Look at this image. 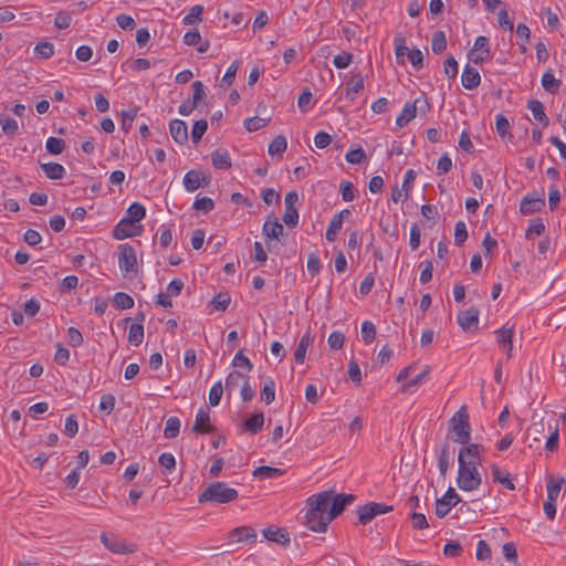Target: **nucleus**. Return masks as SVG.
<instances>
[{
	"label": "nucleus",
	"instance_id": "f257e3e1",
	"mask_svg": "<svg viewBox=\"0 0 566 566\" xmlns=\"http://www.w3.org/2000/svg\"><path fill=\"white\" fill-rule=\"evenodd\" d=\"M332 496L333 490H326L306 500L305 525L312 532H326L328 524L332 522L327 521Z\"/></svg>",
	"mask_w": 566,
	"mask_h": 566
},
{
	"label": "nucleus",
	"instance_id": "f03ea898",
	"mask_svg": "<svg viewBox=\"0 0 566 566\" xmlns=\"http://www.w3.org/2000/svg\"><path fill=\"white\" fill-rule=\"evenodd\" d=\"M238 491L228 486L224 482L210 483L202 493H200L199 503L212 502L216 504H227L238 499Z\"/></svg>",
	"mask_w": 566,
	"mask_h": 566
},
{
	"label": "nucleus",
	"instance_id": "7ed1b4c3",
	"mask_svg": "<svg viewBox=\"0 0 566 566\" xmlns=\"http://www.w3.org/2000/svg\"><path fill=\"white\" fill-rule=\"evenodd\" d=\"M451 439L461 444H468L471 439V426L467 407L462 406L451 418Z\"/></svg>",
	"mask_w": 566,
	"mask_h": 566
},
{
	"label": "nucleus",
	"instance_id": "20e7f679",
	"mask_svg": "<svg viewBox=\"0 0 566 566\" xmlns=\"http://www.w3.org/2000/svg\"><path fill=\"white\" fill-rule=\"evenodd\" d=\"M481 474L474 463L459 462L457 484L462 491H474L481 485Z\"/></svg>",
	"mask_w": 566,
	"mask_h": 566
},
{
	"label": "nucleus",
	"instance_id": "39448f33",
	"mask_svg": "<svg viewBox=\"0 0 566 566\" xmlns=\"http://www.w3.org/2000/svg\"><path fill=\"white\" fill-rule=\"evenodd\" d=\"M118 265L125 275L137 272L136 252L128 243L122 244L118 248Z\"/></svg>",
	"mask_w": 566,
	"mask_h": 566
},
{
	"label": "nucleus",
	"instance_id": "423d86ee",
	"mask_svg": "<svg viewBox=\"0 0 566 566\" xmlns=\"http://www.w3.org/2000/svg\"><path fill=\"white\" fill-rule=\"evenodd\" d=\"M392 510L394 507L391 505H386L377 502H369L358 507L357 515L359 523L366 525L377 515L389 513Z\"/></svg>",
	"mask_w": 566,
	"mask_h": 566
},
{
	"label": "nucleus",
	"instance_id": "0eeeda50",
	"mask_svg": "<svg viewBox=\"0 0 566 566\" xmlns=\"http://www.w3.org/2000/svg\"><path fill=\"white\" fill-rule=\"evenodd\" d=\"M461 501L453 488H449L446 494L436 501V515L440 518L447 516L450 510Z\"/></svg>",
	"mask_w": 566,
	"mask_h": 566
},
{
	"label": "nucleus",
	"instance_id": "6e6552de",
	"mask_svg": "<svg viewBox=\"0 0 566 566\" xmlns=\"http://www.w3.org/2000/svg\"><path fill=\"white\" fill-rule=\"evenodd\" d=\"M356 500L354 494H334L332 496V501L329 504L328 518L327 521H333L337 517L344 509L352 504Z\"/></svg>",
	"mask_w": 566,
	"mask_h": 566
},
{
	"label": "nucleus",
	"instance_id": "1a4fd4ad",
	"mask_svg": "<svg viewBox=\"0 0 566 566\" xmlns=\"http://www.w3.org/2000/svg\"><path fill=\"white\" fill-rule=\"evenodd\" d=\"M482 452H484V447L482 444L468 443V446L460 449L458 462L465 461L479 467L482 463Z\"/></svg>",
	"mask_w": 566,
	"mask_h": 566
},
{
	"label": "nucleus",
	"instance_id": "9d476101",
	"mask_svg": "<svg viewBox=\"0 0 566 566\" xmlns=\"http://www.w3.org/2000/svg\"><path fill=\"white\" fill-rule=\"evenodd\" d=\"M210 177L200 170H190L184 177V186L187 191L193 192L200 187H207L210 184Z\"/></svg>",
	"mask_w": 566,
	"mask_h": 566
},
{
	"label": "nucleus",
	"instance_id": "9b49d317",
	"mask_svg": "<svg viewBox=\"0 0 566 566\" xmlns=\"http://www.w3.org/2000/svg\"><path fill=\"white\" fill-rule=\"evenodd\" d=\"M191 430L196 433L207 434L214 430V427L210 422L209 409L200 408L196 415L195 423Z\"/></svg>",
	"mask_w": 566,
	"mask_h": 566
},
{
	"label": "nucleus",
	"instance_id": "f8f14e48",
	"mask_svg": "<svg viewBox=\"0 0 566 566\" xmlns=\"http://www.w3.org/2000/svg\"><path fill=\"white\" fill-rule=\"evenodd\" d=\"M545 206V199L543 195H531L526 196L520 203V211L522 214H532L541 211Z\"/></svg>",
	"mask_w": 566,
	"mask_h": 566
},
{
	"label": "nucleus",
	"instance_id": "ddd939ff",
	"mask_svg": "<svg viewBox=\"0 0 566 566\" xmlns=\"http://www.w3.org/2000/svg\"><path fill=\"white\" fill-rule=\"evenodd\" d=\"M169 130L176 143L182 145L188 140V128L184 120L172 119L169 123Z\"/></svg>",
	"mask_w": 566,
	"mask_h": 566
},
{
	"label": "nucleus",
	"instance_id": "4468645a",
	"mask_svg": "<svg viewBox=\"0 0 566 566\" xmlns=\"http://www.w3.org/2000/svg\"><path fill=\"white\" fill-rule=\"evenodd\" d=\"M457 321L462 329L469 331L472 326H475L479 323V310L472 307L460 312L458 314Z\"/></svg>",
	"mask_w": 566,
	"mask_h": 566
},
{
	"label": "nucleus",
	"instance_id": "2eb2a0df",
	"mask_svg": "<svg viewBox=\"0 0 566 566\" xmlns=\"http://www.w3.org/2000/svg\"><path fill=\"white\" fill-rule=\"evenodd\" d=\"M497 342L502 348L506 352L507 357L511 358L513 349V335L514 331L512 327H505L496 331Z\"/></svg>",
	"mask_w": 566,
	"mask_h": 566
},
{
	"label": "nucleus",
	"instance_id": "dca6fc26",
	"mask_svg": "<svg viewBox=\"0 0 566 566\" xmlns=\"http://www.w3.org/2000/svg\"><path fill=\"white\" fill-rule=\"evenodd\" d=\"M263 234L268 239H279L284 233L283 226L279 222L277 218L269 217L263 224Z\"/></svg>",
	"mask_w": 566,
	"mask_h": 566
},
{
	"label": "nucleus",
	"instance_id": "f3484780",
	"mask_svg": "<svg viewBox=\"0 0 566 566\" xmlns=\"http://www.w3.org/2000/svg\"><path fill=\"white\" fill-rule=\"evenodd\" d=\"M101 541L107 549L116 554H129L133 549L128 548L127 545L116 539L115 537H108L105 533L101 534Z\"/></svg>",
	"mask_w": 566,
	"mask_h": 566
},
{
	"label": "nucleus",
	"instance_id": "a211bd4d",
	"mask_svg": "<svg viewBox=\"0 0 566 566\" xmlns=\"http://www.w3.org/2000/svg\"><path fill=\"white\" fill-rule=\"evenodd\" d=\"M263 536L265 539L281 545H287L290 543L289 533L284 528L268 527L263 530Z\"/></svg>",
	"mask_w": 566,
	"mask_h": 566
},
{
	"label": "nucleus",
	"instance_id": "6ab92c4d",
	"mask_svg": "<svg viewBox=\"0 0 566 566\" xmlns=\"http://www.w3.org/2000/svg\"><path fill=\"white\" fill-rule=\"evenodd\" d=\"M343 213H350V211L348 209H344L339 213L335 214L329 221V224H328L327 231H326V239L329 242H333L336 239L338 231L343 227Z\"/></svg>",
	"mask_w": 566,
	"mask_h": 566
},
{
	"label": "nucleus",
	"instance_id": "aec40b11",
	"mask_svg": "<svg viewBox=\"0 0 566 566\" xmlns=\"http://www.w3.org/2000/svg\"><path fill=\"white\" fill-rule=\"evenodd\" d=\"M490 53L483 50L471 49L468 53L469 63L465 65L463 71H475L474 66L481 65L484 61L489 60Z\"/></svg>",
	"mask_w": 566,
	"mask_h": 566
},
{
	"label": "nucleus",
	"instance_id": "412c9836",
	"mask_svg": "<svg viewBox=\"0 0 566 566\" xmlns=\"http://www.w3.org/2000/svg\"><path fill=\"white\" fill-rule=\"evenodd\" d=\"M146 216V209L142 203L134 202L132 203L127 211L125 218L123 220L127 221L130 224H135L136 222H139L143 220Z\"/></svg>",
	"mask_w": 566,
	"mask_h": 566
},
{
	"label": "nucleus",
	"instance_id": "4be33fe9",
	"mask_svg": "<svg viewBox=\"0 0 566 566\" xmlns=\"http://www.w3.org/2000/svg\"><path fill=\"white\" fill-rule=\"evenodd\" d=\"M419 99H416L413 104L406 103L400 114L396 118V125L405 127L416 116V104Z\"/></svg>",
	"mask_w": 566,
	"mask_h": 566
},
{
	"label": "nucleus",
	"instance_id": "5701e85b",
	"mask_svg": "<svg viewBox=\"0 0 566 566\" xmlns=\"http://www.w3.org/2000/svg\"><path fill=\"white\" fill-rule=\"evenodd\" d=\"M314 338L310 333H305L294 352V359L297 364H303L308 346L313 343Z\"/></svg>",
	"mask_w": 566,
	"mask_h": 566
},
{
	"label": "nucleus",
	"instance_id": "b1692460",
	"mask_svg": "<svg viewBox=\"0 0 566 566\" xmlns=\"http://www.w3.org/2000/svg\"><path fill=\"white\" fill-rule=\"evenodd\" d=\"M364 88V78L358 74L350 77L347 83L346 98L354 101L357 94Z\"/></svg>",
	"mask_w": 566,
	"mask_h": 566
},
{
	"label": "nucleus",
	"instance_id": "393cba45",
	"mask_svg": "<svg viewBox=\"0 0 566 566\" xmlns=\"http://www.w3.org/2000/svg\"><path fill=\"white\" fill-rule=\"evenodd\" d=\"M230 535L237 537L238 542H255L256 532L250 526H240L231 531Z\"/></svg>",
	"mask_w": 566,
	"mask_h": 566
},
{
	"label": "nucleus",
	"instance_id": "a878e982",
	"mask_svg": "<svg viewBox=\"0 0 566 566\" xmlns=\"http://www.w3.org/2000/svg\"><path fill=\"white\" fill-rule=\"evenodd\" d=\"M125 66L134 71H145L151 67H159V61H157L156 59H136L127 61L125 63Z\"/></svg>",
	"mask_w": 566,
	"mask_h": 566
},
{
	"label": "nucleus",
	"instance_id": "bb28decb",
	"mask_svg": "<svg viewBox=\"0 0 566 566\" xmlns=\"http://www.w3.org/2000/svg\"><path fill=\"white\" fill-rule=\"evenodd\" d=\"M41 168L45 176L52 180L62 179L65 174L64 167L57 163L41 164Z\"/></svg>",
	"mask_w": 566,
	"mask_h": 566
},
{
	"label": "nucleus",
	"instance_id": "cd10ccee",
	"mask_svg": "<svg viewBox=\"0 0 566 566\" xmlns=\"http://www.w3.org/2000/svg\"><path fill=\"white\" fill-rule=\"evenodd\" d=\"M284 473H285V471L281 468H272L269 465H262V467H258L252 472V475L254 478H261V479H274V478L283 475Z\"/></svg>",
	"mask_w": 566,
	"mask_h": 566
},
{
	"label": "nucleus",
	"instance_id": "c85d7f7f",
	"mask_svg": "<svg viewBox=\"0 0 566 566\" xmlns=\"http://www.w3.org/2000/svg\"><path fill=\"white\" fill-rule=\"evenodd\" d=\"M491 472H492L494 482H497V483L504 485L509 490L515 489V485L512 482V479H511V475L509 472H502L501 469L496 464H493L491 467Z\"/></svg>",
	"mask_w": 566,
	"mask_h": 566
},
{
	"label": "nucleus",
	"instance_id": "c756f323",
	"mask_svg": "<svg viewBox=\"0 0 566 566\" xmlns=\"http://www.w3.org/2000/svg\"><path fill=\"white\" fill-rule=\"evenodd\" d=\"M263 424H264L263 412H255L244 421L245 429L252 434L258 433L263 428Z\"/></svg>",
	"mask_w": 566,
	"mask_h": 566
},
{
	"label": "nucleus",
	"instance_id": "7c9ffc66",
	"mask_svg": "<svg viewBox=\"0 0 566 566\" xmlns=\"http://www.w3.org/2000/svg\"><path fill=\"white\" fill-rule=\"evenodd\" d=\"M527 108L532 112L536 120L544 124V126L548 125V117L546 116L544 106L539 101H530L527 103Z\"/></svg>",
	"mask_w": 566,
	"mask_h": 566
},
{
	"label": "nucleus",
	"instance_id": "2f4dec72",
	"mask_svg": "<svg viewBox=\"0 0 566 566\" xmlns=\"http://www.w3.org/2000/svg\"><path fill=\"white\" fill-rule=\"evenodd\" d=\"M134 226L128 223L125 220H120L113 230L114 238L118 240H123L129 237L135 235V232L133 231Z\"/></svg>",
	"mask_w": 566,
	"mask_h": 566
},
{
	"label": "nucleus",
	"instance_id": "473e14b6",
	"mask_svg": "<svg viewBox=\"0 0 566 566\" xmlns=\"http://www.w3.org/2000/svg\"><path fill=\"white\" fill-rule=\"evenodd\" d=\"M450 464H451L450 446L448 443H446L441 448V452L439 455V471H440V475L442 478H446Z\"/></svg>",
	"mask_w": 566,
	"mask_h": 566
},
{
	"label": "nucleus",
	"instance_id": "72a5a7b5",
	"mask_svg": "<svg viewBox=\"0 0 566 566\" xmlns=\"http://www.w3.org/2000/svg\"><path fill=\"white\" fill-rule=\"evenodd\" d=\"M287 148L286 138L283 135H277L269 145L270 156H282Z\"/></svg>",
	"mask_w": 566,
	"mask_h": 566
},
{
	"label": "nucleus",
	"instance_id": "f704fd0d",
	"mask_svg": "<svg viewBox=\"0 0 566 566\" xmlns=\"http://www.w3.org/2000/svg\"><path fill=\"white\" fill-rule=\"evenodd\" d=\"M212 165L218 169H229L231 167V158L228 151H213L211 154Z\"/></svg>",
	"mask_w": 566,
	"mask_h": 566
},
{
	"label": "nucleus",
	"instance_id": "c9c22d12",
	"mask_svg": "<svg viewBox=\"0 0 566 566\" xmlns=\"http://www.w3.org/2000/svg\"><path fill=\"white\" fill-rule=\"evenodd\" d=\"M144 339V326L139 323H134L129 327L128 342L133 346H138Z\"/></svg>",
	"mask_w": 566,
	"mask_h": 566
},
{
	"label": "nucleus",
	"instance_id": "e433bc0d",
	"mask_svg": "<svg viewBox=\"0 0 566 566\" xmlns=\"http://www.w3.org/2000/svg\"><path fill=\"white\" fill-rule=\"evenodd\" d=\"M430 373V366H426L423 371L413 377L409 382L405 384L401 387V392L403 394H412L415 390L413 388L418 387L422 384L423 379L429 375Z\"/></svg>",
	"mask_w": 566,
	"mask_h": 566
},
{
	"label": "nucleus",
	"instance_id": "4c0bfd02",
	"mask_svg": "<svg viewBox=\"0 0 566 566\" xmlns=\"http://www.w3.org/2000/svg\"><path fill=\"white\" fill-rule=\"evenodd\" d=\"M542 85L546 92L555 94L559 90L560 80L555 78L553 73H543Z\"/></svg>",
	"mask_w": 566,
	"mask_h": 566
},
{
	"label": "nucleus",
	"instance_id": "58836bf2",
	"mask_svg": "<svg viewBox=\"0 0 566 566\" xmlns=\"http://www.w3.org/2000/svg\"><path fill=\"white\" fill-rule=\"evenodd\" d=\"M564 483V478H559L555 481L553 476H549L547 484V500L556 501Z\"/></svg>",
	"mask_w": 566,
	"mask_h": 566
},
{
	"label": "nucleus",
	"instance_id": "ea45409f",
	"mask_svg": "<svg viewBox=\"0 0 566 566\" xmlns=\"http://www.w3.org/2000/svg\"><path fill=\"white\" fill-rule=\"evenodd\" d=\"M113 303L118 310H128L134 306V300L124 292H117L113 297Z\"/></svg>",
	"mask_w": 566,
	"mask_h": 566
},
{
	"label": "nucleus",
	"instance_id": "a19ab883",
	"mask_svg": "<svg viewBox=\"0 0 566 566\" xmlns=\"http://www.w3.org/2000/svg\"><path fill=\"white\" fill-rule=\"evenodd\" d=\"M431 49L436 54H439L447 49V39L443 31H436L432 34Z\"/></svg>",
	"mask_w": 566,
	"mask_h": 566
},
{
	"label": "nucleus",
	"instance_id": "79ce46f5",
	"mask_svg": "<svg viewBox=\"0 0 566 566\" xmlns=\"http://www.w3.org/2000/svg\"><path fill=\"white\" fill-rule=\"evenodd\" d=\"M275 398V384L272 378H268L261 390V400L270 405Z\"/></svg>",
	"mask_w": 566,
	"mask_h": 566
},
{
	"label": "nucleus",
	"instance_id": "37998d69",
	"mask_svg": "<svg viewBox=\"0 0 566 566\" xmlns=\"http://www.w3.org/2000/svg\"><path fill=\"white\" fill-rule=\"evenodd\" d=\"M2 133L7 136L13 137L19 130L18 122L12 117L0 118Z\"/></svg>",
	"mask_w": 566,
	"mask_h": 566
},
{
	"label": "nucleus",
	"instance_id": "c03bdc74",
	"mask_svg": "<svg viewBox=\"0 0 566 566\" xmlns=\"http://www.w3.org/2000/svg\"><path fill=\"white\" fill-rule=\"evenodd\" d=\"M242 380H245V376L242 373L238 370L231 371L226 379V390L228 392L234 391Z\"/></svg>",
	"mask_w": 566,
	"mask_h": 566
},
{
	"label": "nucleus",
	"instance_id": "a18cd8bd",
	"mask_svg": "<svg viewBox=\"0 0 566 566\" xmlns=\"http://www.w3.org/2000/svg\"><path fill=\"white\" fill-rule=\"evenodd\" d=\"M180 430V420L177 417H170L167 419L164 434L168 439H174L178 436Z\"/></svg>",
	"mask_w": 566,
	"mask_h": 566
},
{
	"label": "nucleus",
	"instance_id": "49530a36",
	"mask_svg": "<svg viewBox=\"0 0 566 566\" xmlns=\"http://www.w3.org/2000/svg\"><path fill=\"white\" fill-rule=\"evenodd\" d=\"M138 108H132L129 111H122V123L120 127L125 133H128L133 126V122L137 116Z\"/></svg>",
	"mask_w": 566,
	"mask_h": 566
},
{
	"label": "nucleus",
	"instance_id": "de8ad7c7",
	"mask_svg": "<svg viewBox=\"0 0 566 566\" xmlns=\"http://www.w3.org/2000/svg\"><path fill=\"white\" fill-rule=\"evenodd\" d=\"M208 129V122L206 119H199L195 122L191 130V139L195 144L199 143L203 134Z\"/></svg>",
	"mask_w": 566,
	"mask_h": 566
},
{
	"label": "nucleus",
	"instance_id": "09e8293b",
	"mask_svg": "<svg viewBox=\"0 0 566 566\" xmlns=\"http://www.w3.org/2000/svg\"><path fill=\"white\" fill-rule=\"evenodd\" d=\"M45 147L50 154L60 155L65 148V142L62 138L49 137Z\"/></svg>",
	"mask_w": 566,
	"mask_h": 566
},
{
	"label": "nucleus",
	"instance_id": "8fccbe9b",
	"mask_svg": "<svg viewBox=\"0 0 566 566\" xmlns=\"http://www.w3.org/2000/svg\"><path fill=\"white\" fill-rule=\"evenodd\" d=\"M203 12V7L201 4L193 6L189 13L184 18L182 22L186 25L197 24L201 20V14Z\"/></svg>",
	"mask_w": 566,
	"mask_h": 566
},
{
	"label": "nucleus",
	"instance_id": "3c124183",
	"mask_svg": "<svg viewBox=\"0 0 566 566\" xmlns=\"http://www.w3.org/2000/svg\"><path fill=\"white\" fill-rule=\"evenodd\" d=\"M394 44L398 63L403 64V56H408V52L411 50L406 46L405 38L401 35H398L394 39Z\"/></svg>",
	"mask_w": 566,
	"mask_h": 566
},
{
	"label": "nucleus",
	"instance_id": "603ef678",
	"mask_svg": "<svg viewBox=\"0 0 566 566\" xmlns=\"http://www.w3.org/2000/svg\"><path fill=\"white\" fill-rule=\"evenodd\" d=\"M480 82V73H461V83L467 90L475 88Z\"/></svg>",
	"mask_w": 566,
	"mask_h": 566
},
{
	"label": "nucleus",
	"instance_id": "864d4df0",
	"mask_svg": "<svg viewBox=\"0 0 566 566\" xmlns=\"http://www.w3.org/2000/svg\"><path fill=\"white\" fill-rule=\"evenodd\" d=\"M361 337L366 344L371 343L376 337V326L369 321L361 324Z\"/></svg>",
	"mask_w": 566,
	"mask_h": 566
},
{
	"label": "nucleus",
	"instance_id": "5fc2aeb1",
	"mask_svg": "<svg viewBox=\"0 0 566 566\" xmlns=\"http://www.w3.org/2000/svg\"><path fill=\"white\" fill-rule=\"evenodd\" d=\"M269 120H270V118L266 119V118H261V117H258V116L250 117V118H247L244 120V127L249 132H256L260 128L266 126Z\"/></svg>",
	"mask_w": 566,
	"mask_h": 566
},
{
	"label": "nucleus",
	"instance_id": "6e6d98bb",
	"mask_svg": "<svg viewBox=\"0 0 566 566\" xmlns=\"http://www.w3.org/2000/svg\"><path fill=\"white\" fill-rule=\"evenodd\" d=\"M223 394V387L221 381L216 382L209 392V405L211 407H216L220 403L221 397Z\"/></svg>",
	"mask_w": 566,
	"mask_h": 566
},
{
	"label": "nucleus",
	"instance_id": "4d7b16f0",
	"mask_svg": "<svg viewBox=\"0 0 566 566\" xmlns=\"http://www.w3.org/2000/svg\"><path fill=\"white\" fill-rule=\"evenodd\" d=\"M495 126H496V132L501 137H505L506 135L510 134V128H511L510 122L504 115H502V114L496 115Z\"/></svg>",
	"mask_w": 566,
	"mask_h": 566
},
{
	"label": "nucleus",
	"instance_id": "13d9d810",
	"mask_svg": "<svg viewBox=\"0 0 566 566\" xmlns=\"http://www.w3.org/2000/svg\"><path fill=\"white\" fill-rule=\"evenodd\" d=\"M213 208L214 202L211 198L208 197L197 198L193 202V209L198 211H203L205 213L212 211Z\"/></svg>",
	"mask_w": 566,
	"mask_h": 566
},
{
	"label": "nucleus",
	"instance_id": "bf43d9fd",
	"mask_svg": "<svg viewBox=\"0 0 566 566\" xmlns=\"http://www.w3.org/2000/svg\"><path fill=\"white\" fill-rule=\"evenodd\" d=\"M468 239L467 226L463 221H458L454 229V243L462 245Z\"/></svg>",
	"mask_w": 566,
	"mask_h": 566
},
{
	"label": "nucleus",
	"instance_id": "052dcab7",
	"mask_svg": "<svg viewBox=\"0 0 566 566\" xmlns=\"http://www.w3.org/2000/svg\"><path fill=\"white\" fill-rule=\"evenodd\" d=\"M230 301L231 298L229 294L219 293L212 298L211 305L218 311H226L230 304Z\"/></svg>",
	"mask_w": 566,
	"mask_h": 566
},
{
	"label": "nucleus",
	"instance_id": "680f3d73",
	"mask_svg": "<svg viewBox=\"0 0 566 566\" xmlns=\"http://www.w3.org/2000/svg\"><path fill=\"white\" fill-rule=\"evenodd\" d=\"M283 221L289 228H294L298 223V212L295 208L285 207L283 214Z\"/></svg>",
	"mask_w": 566,
	"mask_h": 566
},
{
	"label": "nucleus",
	"instance_id": "e2e57ef3",
	"mask_svg": "<svg viewBox=\"0 0 566 566\" xmlns=\"http://www.w3.org/2000/svg\"><path fill=\"white\" fill-rule=\"evenodd\" d=\"M327 342L332 349L337 350L343 347L344 342H345V336L342 332L335 331L329 334Z\"/></svg>",
	"mask_w": 566,
	"mask_h": 566
},
{
	"label": "nucleus",
	"instance_id": "0e129e2a",
	"mask_svg": "<svg viewBox=\"0 0 566 566\" xmlns=\"http://www.w3.org/2000/svg\"><path fill=\"white\" fill-rule=\"evenodd\" d=\"M67 342L72 347L81 346L83 344L82 333L75 327H70L67 329Z\"/></svg>",
	"mask_w": 566,
	"mask_h": 566
},
{
	"label": "nucleus",
	"instance_id": "69168bd1",
	"mask_svg": "<svg viewBox=\"0 0 566 566\" xmlns=\"http://www.w3.org/2000/svg\"><path fill=\"white\" fill-rule=\"evenodd\" d=\"M71 21L72 17L69 12L59 11L54 20V25L57 29H67L71 25Z\"/></svg>",
	"mask_w": 566,
	"mask_h": 566
},
{
	"label": "nucleus",
	"instance_id": "338daca9",
	"mask_svg": "<svg viewBox=\"0 0 566 566\" xmlns=\"http://www.w3.org/2000/svg\"><path fill=\"white\" fill-rule=\"evenodd\" d=\"M352 59L353 55L350 53L343 52L334 56L333 64L336 69H346L347 66H349Z\"/></svg>",
	"mask_w": 566,
	"mask_h": 566
},
{
	"label": "nucleus",
	"instance_id": "774afa93",
	"mask_svg": "<svg viewBox=\"0 0 566 566\" xmlns=\"http://www.w3.org/2000/svg\"><path fill=\"white\" fill-rule=\"evenodd\" d=\"M78 431V423L74 415H71L65 420V428L64 433L72 438L74 437Z\"/></svg>",
	"mask_w": 566,
	"mask_h": 566
}]
</instances>
